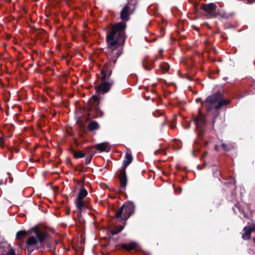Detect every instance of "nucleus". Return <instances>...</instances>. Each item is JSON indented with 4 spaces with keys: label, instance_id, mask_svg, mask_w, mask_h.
I'll return each mask as SVG.
<instances>
[{
    "label": "nucleus",
    "instance_id": "obj_10",
    "mask_svg": "<svg viewBox=\"0 0 255 255\" xmlns=\"http://www.w3.org/2000/svg\"><path fill=\"white\" fill-rule=\"evenodd\" d=\"M195 123L197 128H201L206 123L204 114L203 113H198V115L195 118Z\"/></svg>",
    "mask_w": 255,
    "mask_h": 255
},
{
    "label": "nucleus",
    "instance_id": "obj_22",
    "mask_svg": "<svg viewBox=\"0 0 255 255\" xmlns=\"http://www.w3.org/2000/svg\"><path fill=\"white\" fill-rule=\"evenodd\" d=\"M13 108L14 109V110H16V109H17V110H18L19 112L22 111V107L19 105H15L13 106Z\"/></svg>",
    "mask_w": 255,
    "mask_h": 255
},
{
    "label": "nucleus",
    "instance_id": "obj_1",
    "mask_svg": "<svg viewBox=\"0 0 255 255\" xmlns=\"http://www.w3.org/2000/svg\"><path fill=\"white\" fill-rule=\"evenodd\" d=\"M130 8L129 4H126L120 13V18L123 21L115 24L112 26L110 30L107 32L106 41L107 46L112 51L121 46H123L125 43L127 35L126 29L127 22L129 19V12Z\"/></svg>",
    "mask_w": 255,
    "mask_h": 255
},
{
    "label": "nucleus",
    "instance_id": "obj_13",
    "mask_svg": "<svg viewBox=\"0 0 255 255\" xmlns=\"http://www.w3.org/2000/svg\"><path fill=\"white\" fill-rule=\"evenodd\" d=\"M100 98L98 96L93 95L92 97L90 104L95 112H101L99 109Z\"/></svg>",
    "mask_w": 255,
    "mask_h": 255
},
{
    "label": "nucleus",
    "instance_id": "obj_30",
    "mask_svg": "<svg viewBox=\"0 0 255 255\" xmlns=\"http://www.w3.org/2000/svg\"><path fill=\"white\" fill-rule=\"evenodd\" d=\"M251 86L253 87V89H254L255 90V80H254L252 82Z\"/></svg>",
    "mask_w": 255,
    "mask_h": 255
},
{
    "label": "nucleus",
    "instance_id": "obj_40",
    "mask_svg": "<svg viewBox=\"0 0 255 255\" xmlns=\"http://www.w3.org/2000/svg\"><path fill=\"white\" fill-rule=\"evenodd\" d=\"M155 86H156V85H155V84H153V87H155Z\"/></svg>",
    "mask_w": 255,
    "mask_h": 255
},
{
    "label": "nucleus",
    "instance_id": "obj_17",
    "mask_svg": "<svg viewBox=\"0 0 255 255\" xmlns=\"http://www.w3.org/2000/svg\"><path fill=\"white\" fill-rule=\"evenodd\" d=\"M88 129L90 131H93L99 128V125L97 122L92 121L88 126Z\"/></svg>",
    "mask_w": 255,
    "mask_h": 255
},
{
    "label": "nucleus",
    "instance_id": "obj_15",
    "mask_svg": "<svg viewBox=\"0 0 255 255\" xmlns=\"http://www.w3.org/2000/svg\"><path fill=\"white\" fill-rule=\"evenodd\" d=\"M137 244L135 242H131L128 244H123L121 245V247L127 251H131L136 248Z\"/></svg>",
    "mask_w": 255,
    "mask_h": 255
},
{
    "label": "nucleus",
    "instance_id": "obj_41",
    "mask_svg": "<svg viewBox=\"0 0 255 255\" xmlns=\"http://www.w3.org/2000/svg\"><path fill=\"white\" fill-rule=\"evenodd\" d=\"M155 112H158V110H156L155 111Z\"/></svg>",
    "mask_w": 255,
    "mask_h": 255
},
{
    "label": "nucleus",
    "instance_id": "obj_42",
    "mask_svg": "<svg viewBox=\"0 0 255 255\" xmlns=\"http://www.w3.org/2000/svg\"><path fill=\"white\" fill-rule=\"evenodd\" d=\"M254 242H255V238L254 239Z\"/></svg>",
    "mask_w": 255,
    "mask_h": 255
},
{
    "label": "nucleus",
    "instance_id": "obj_38",
    "mask_svg": "<svg viewBox=\"0 0 255 255\" xmlns=\"http://www.w3.org/2000/svg\"><path fill=\"white\" fill-rule=\"evenodd\" d=\"M188 79L189 80H190V81H192V78H190V77L188 78Z\"/></svg>",
    "mask_w": 255,
    "mask_h": 255
},
{
    "label": "nucleus",
    "instance_id": "obj_32",
    "mask_svg": "<svg viewBox=\"0 0 255 255\" xmlns=\"http://www.w3.org/2000/svg\"><path fill=\"white\" fill-rule=\"evenodd\" d=\"M214 149L215 150L218 151L219 150L218 145H215L214 147Z\"/></svg>",
    "mask_w": 255,
    "mask_h": 255
},
{
    "label": "nucleus",
    "instance_id": "obj_25",
    "mask_svg": "<svg viewBox=\"0 0 255 255\" xmlns=\"http://www.w3.org/2000/svg\"><path fill=\"white\" fill-rule=\"evenodd\" d=\"M72 57H73V56L71 55L68 54L67 56V62H69L71 61V60L72 59Z\"/></svg>",
    "mask_w": 255,
    "mask_h": 255
},
{
    "label": "nucleus",
    "instance_id": "obj_14",
    "mask_svg": "<svg viewBox=\"0 0 255 255\" xmlns=\"http://www.w3.org/2000/svg\"><path fill=\"white\" fill-rule=\"evenodd\" d=\"M37 242L38 241L36 237L34 236H30L28 238L26 241V247L27 248L33 247L37 244Z\"/></svg>",
    "mask_w": 255,
    "mask_h": 255
},
{
    "label": "nucleus",
    "instance_id": "obj_28",
    "mask_svg": "<svg viewBox=\"0 0 255 255\" xmlns=\"http://www.w3.org/2000/svg\"><path fill=\"white\" fill-rule=\"evenodd\" d=\"M203 24L205 26H206V27H207L208 28H209L210 29L211 28V27H210V26L209 25V23L208 22H204Z\"/></svg>",
    "mask_w": 255,
    "mask_h": 255
},
{
    "label": "nucleus",
    "instance_id": "obj_36",
    "mask_svg": "<svg viewBox=\"0 0 255 255\" xmlns=\"http://www.w3.org/2000/svg\"><path fill=\"white\" fill-rule=\"evenodd\" d=\"M145 99H146V100H149V98H149V97H147V96H145Z\"/></svg>",
    "mask_w": 255,
    "mask_h": 255
},
{
    "label": "nucleus",
    "instance_id": "obj_18",
    "mask_svg": "<svg viewBox=\"0 0 255 255\" xmlns=\"http://www.w3.org/2000/svg\"><path fill=\"white\" fill-rule=\"evenodd\" d=\"M159 68L163 73H167L169 69V65L166 62H163L160 65Z\"/></svg>",
    "mask_w": 255,
    "mask_h": 255
},
{
    "label": "nucleus",
    "instance_id": "obj_19",
    "mask_svg": "<svg viewBox=\"0 0 255 255\" xmlns=\"http://www.w3.org/2000/svg\"><path fill=\"white\" fill-rule=\"evenodd\" d=\"M37 37L38 39H46L47 38V34L45 31L44 30H41L40 31H38L37 34Z\"/></svg>",
    "mask_w": 255,
    "mask_h": 255
},
{
    "label": "nucleus",
    "instance_id": "obj_2",
    "mask_svg": "<svg viewBox=\"0 0 255 255\" xmlns=\"http://www.w3.org/2000/svg\"><path fill=\"white\" fill-rule=\"evenodd\" d=\"M196 102H201L202 106L206 107L207 112H210L212 109L219 110L231 103V100L225 99L224 95L220 92L208 96L205 102L200 98L196 99Z\"/></svg>",
    "mask_w": 255,
    "mask_h": 255
},
{
    "label": "nucleus",
    "instance_id": "obj_8",
    "mask_svg": "<svg viewBox=\"0 0 255 255\" xmlns=\"http://www.w3.org/2000/svg\"><path fill=\"white\" fill-rule=\"evenodd\" d=\"M87 194L88 192L84 188H82L80 189L78 197L75 201L76 207L79 211H81L84 208L83 199Z\"/></svg>",
    "mask_w": 255,
    "mask_h": 255
},
{
    "label": "nucleus",
    "instance_id": "obj_31",
    "mask_svg": "<svg viewBox=\"0 0 255 255\" xmlns=\"http://www.w3.org/2000/svg\"><path fill=\"white\" fill-rule=\"evenodd\" d=\"M158 59V55L157 54L155 55L154 59H151V60H155V62Z\"/></svg>",
    "mask_w": 255,
    "mask_h": 255
},
{
    "label": "nucleus",
    "instance_id": "obj_4",
    "mask_svg": "<svg viewBox=\"0 0 255 255\" xmlns=\"http://www.w3.org/2000/svg\"><path fill=\"white\" fill-rule=\"evenodd\" d=\"M109 49L111 50V53L113 56L115 57V59L113 60V65H112L111 62H107L105 63L104 67L100 71L102 76H103V74H104L107 80H109V79H110V76L112 74V67L114 66V65L116 62L117 59L123 53V46L119 47L113 51H112L110 48Z\"/></svg>",
    "mask_w": 255,
    "mask_h": 255
},
{
    "label": "nucleus",
    "instance_id": "obj_21",
    "mask_svg": "<svg viewBox=\"0 0 255 255\" xmlns=\"http://www.w3.org/2000/svg\"><path fill=\"white\" fill-rule=\"evenodd\" d=\"M26 232L25 231H19L16 234V238L18 239H20V237L25 236L26 235Z\"/></svg>",
    "mask_w": 255,
    "mask_h": 255
},
{
    "label": "nucleus",
    "instance_id": "obj_9",
    "mask_svg": "<svg viewBox=\"0 0 255 255\" xmlns=\"http://www.w3.org/2000/svg\"><path fill=\"white\" fill-rule=\"evenodd\" d=\"M155 60H151L149 59L148 56H145L142 61V64L144 68L148 71H150L154 68Z\"/></svg>",
    "mask_w": 255,
    "mask_h": 255
},
{
    "label": "nucleus",
    "instance_id": "obj_24",
    "mask_svg": "<svg viewBox=\"0 0 255 255\" xmlns=\"http://www.w3.org/2000/svg\"><path fill=\"white\" fill-rule=\"evenodd\" d=\"M249 228V229L251 230V231L252 232L253 231H255V225H252L250 227H248Z\"/></svg>",
    "mask_w": 255,
    "mask_h": 255
},
{
    "label": "nucleus",
    "instance_id": "obj_29",
    "mask_svg": "<svg viewBox=\"0 0 255 255\" xmlns=\"http://www.w3.org/2000/svg\"><path fill=\"white\" fill-rule=\"evenodd\" d=\"M222 147L223 148V149L225 150H228V149L227 148V145L225 144V143H223L222 144Z\"/></svg>",
    "mask_w": 255,
    "mask_h": 255
},
{
    "label": "nucleus",
    "instance_id": "obj_12",
    "mask_svg": "<svg viewBox=\"0 0 255 255\" xmlns=\"http://www.w3.org/2000/svg\"><path fill=\"white\" fill-rule=\"evenodd\" d=\"M35 235L36 237L37 241L40 243H42L44 241L47 236V233L44 231H40L36 228L34 230Z\"/></svg>",
    "mask_w": 255,
    "mask_h": 255
},
{
    "label": "nucleus",
    "instance_id": "obj_5",
    "mask_svg": "<svg viewBox=\"0 0 255 255\" xmlns=\"http://www.w3.org/2000/svg\"><path fill=\"white\" fill-rule=\"evenodd\" d=\"M101 83L95 86L96 93L102 94L108 93L113 85L114 81L111 79L107 80L104 74L101 76Z\"/></svg>",
    "mask_w": 255,
    "mask_h": 255
},
{
    "label": "nucleus",
    "instance_id": "obj_20",
    "mask_svg": "<svg viewBox=\"0 0 255 255\" xmlns=\"http://www.w3.org/2000/svg\"><path fill=\"white\" fill-rule=\"evenodd\" d=\"M73 154L75 158H80L85 156V153L81 151H74Z\"/></svg>",
    "mask_w": 255,
    "mask_h": 255
},
{
    "label": "nucleus",
    "instance_id": "obj_23",
    "mask_svg": "<svg viewBox=\"0 0 255 255\" xmlns=\"http://www.w3.org/2000/svg\"><path fill=\"white\" fill-rule=\"evenodd\" d=\"M15 252L12 249L9 250L7 253L5 255H14Z\"/></svg>",
    "mask_w": 255,
    "mask_h": 255
},
{
    "label": "nucleus",
    "instance_id": "obj_27",
    "mask_svg": "<svg viewBox=\"0 0 255 255\" xmlns=\"http://www.w3.org/2000/svg\"><path fill=\"white\" fill-rule=\"evenodd\" d=\"M255 2V0H248L247 4H253Z\"/></svg>",
    "mask_w": 255,
    "mask_h": 255
},
{
    "label": "nucleus",
    "instance_id": "obj_34",
    "mask_svg": "<svg viewBox=\"0 0 255 255\" xmlns=\"http://www.w3.org/2000/svg\"><path fill=\"white\" fill-rule=\"evenodd\" d=\"M222 38L225 39V40H227V37H225L224 35H222Z\"/></svg>",
    "mask_w": 255,
    "mask_h": 255
},
{
    "label": "nucleus",
    "instance_id": "obj_33",
    "mask_svg": "<svg viewBox=\"0 0 255 255\" xmlns=\"http://www.w3.org/2000/svg\"><path fill=\"white\" fill-rule=\"evenodd\" d=\"M160 53L161 54V55H163V50L162 49H161L160 50V51H159Z\"/></svg>",
    "mask_w": 255,
    "mask_h": 255
},
{
    "label": "nucleus",
    "instance_id": "obj_11",
    "mask_svg": "<svg viewBox=\"0 0 255 255\" xmlns=\"http://www.w3.org/2000/svg\"><path fill=\"white\" fill-rule=\"evenodd\" d=\"M94 147L100 152H109L111 150V146L107 142L97 144L95 145Z\"/></svg>",
    "mask_w": 255,
    "mask_h": 255
},
{
    "label": "nucleus",
    "instance_id": "obj_16",
    "mask_svg": "<svg viewBox=\"0 0 255 255\" xmlns=\"http://www.w3.org/2000/svg\"><path fill=\"white\" fill-rule=\"evenodd\" d=\"M244 233L242 234V238L244 240H247L250 239L251 237L252 232L249 229L248 227L244 228Z\"/></svg>",
    "mask_w": 255,
    "mask_h": 255
},
{
    "label": "nucleus",
    "instance_id": "obj_3",
    "mask_svg": "<svg viewBox=\"0 0 255 255\" xmlns=\"http://www.w3.org/2000/svg\"><path fill=\"white\" fill-rule=\"evenodd\" d=\"M134 205L131 202H127L120 207L116 211L115 215V218L119 221H124L123 225L117 227L112 231L113 234H117L121 232L126 224V221L134 212Z\"/></svg>",
    "mask_w": 255,
    "mask_h": 255
},
{
    "label": "nucleus",
    "instance_id": "obj_35",
    "mask_svg": "<svg viewBox=\"0 0 255 255\" xmlns=\"http://www.w3.org/2000/svg\"><path fill=\"white\" fill-rule=\"evenodd\" d=\"M150 91L152 93H154L155 92V90L153 89H151Z\"/></svg>",
    "mask_w": 255,
    "mask_h": 255
},
{
    "label": "nucleus",
    "instance_id": "obj_6",
    "mask_svg": "<svg viewBox=\"0 0 255 255\" xmlns=\"http://www.w3.org/2000/svg\"><path fill=\"white\" fill-rule=\"evenodd\" d=\"M132 160V157L131 154L128 152L126 153L125 159L124 161V167L125 169L121 171L119 175V179L121 182L120 187L121 188L125 189L127 185V178L125 169L131 162Z\"/></svg>",
    "mask_w": 255,
    "mask_h": 255
},
{
    "label": "nucleus",
    "instance_id": "obj_37",
    "mask_svg": "<svg viewBox=\"0 0 255 255\" xmlns=\"http://www.w3.org/2000/svg\"><path fill=\"white\" fill-rule=\"evenodd\" d=\"M197 112H201V108H199Z\"/></svg>",
    "mask_w": 255,
    "mask_h": 255
},
{
    "label": "nucleus",
    "instance_id": "obj_7",
    "mask_svg": "<svg viewBox=\"0 0 255 255\" xmlns=\"http://www.w3.org/2000/svg\"><path fill=\"white\" fill-rule=\"evenodd\" d=\"M217 6L215 3H202L201 4L200 9L207 13L208 18H216L220 15L219 12L217 11Z\"/></svg>",
    "mask_w": 255,
    "mask_h": 255
},
{
    "label": "nucleus",
    "instance_id": "obj_26",
    "mask_svg": "<svg viewBox=\"0 0 255 255\" xmlns=\"http://www.w3.org/2000/svg\"><path fill=\"white\" fill-rule=\"evenodd\" d=\"M4 139L3 138H0V146H2L4 145Z\"/></svg>",
    "mask_w": 255,
    "mask_h": 255
},
{
    "label": "nucleus",
    "instance_id": "obj_39",
    "mask_svg": "<svg viewBox=\"0 0 255 255\" xmlns=\"http://www.w3.org/2000/svg\"><path fill=\"white\" fill-rule=\"evenodd\" d=\"M198 11V8H195V11Z\"/></svg>",
    "mask_w": 255,
    "mask_h": 255
}]
</instances>
